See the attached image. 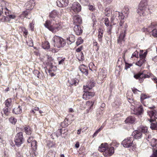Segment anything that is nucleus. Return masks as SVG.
Segmentation results:
<instances>
[{"label":"nucleus","instance_id":"obj_30","mask_svg":"<svg viewBox=\"0 0 157 157\" xmlns=\"http://www.w3.org/2000/svg\"><path fill=\"white\" fill-rule=\"evenodd\" d=\"M58 13L56 10H54L50 13L49 16L51 18H55L58 15Z\"/></svg>","mask_w":157,"mask_h":157},{"label":"nucleus","instance_id":"obj_2","mask_svg":"<svg viewBox=\"0 0 157 157\" xmlns=\"http://www.w3.org/2000/svg\"><path fill=\"white\" fill-rule=\"evenodd\" d=\"M51 22L50 21L47 20L44 24L45 27L53 33L56 32L62 28L61 23H56L51 25Z\"/></svg>","mask_w":157,"mask_h":157},{"label":"nucleus","instance_id":"obj_1","mask_svg":"<svg viewBox=\"0 0 157 157\" xmlns=\"http://www.w3.org/2000/svg\"><path fill=\"white\" fill-rule=\"evenodd\" d=\"M148 0H141L138 6L137 12L140 16H144L148 14L149 9L147 7Z\"/></svg>","mask_w":157,"mask_h":157},{"label":"nucleus","instance_id":"obj_40","mask_svg":"<svg viewBox=\"0 0 157 157\" xmlns=\"http://www.w3.org/2000/svg\"><path fill=\"white\" fill-rule=\"evenodd\" d=\"M35 21L34 20H33L32 22L29 24V27L32 31H34V27Z\"/></svg>","mask_w":157,"mask_h":157},{"label":"nucleus","instance_id":"obj_52","mask_svg":"<svg viewBox=\"0 0 157 157\" xmlns=\"http://www.w3.org/2000/svg\"><path fill=\"white\" fill-rule=\"evenodd\" d=\"M75 41V37L73 35H71L69 37V42L72 43L74 42Z\"/></svg>","mask_w":157,"mask_h":157},{"label":"nucleus","instance_id":"obj_23","mask_svg":"<svg viewBox=\"0 0 157 157\" xmlns=\"http://www.w3.org/2000/svg\"><path fill=\"white\" fill-rule=\"evenodd\" d=\"M135 121V118L133 116H130L128 117L125 120V122L126 123H133Z\"/></svg>","mask_w":157,"mask_h":157},{"label":"nucleus","instance_id":"obj_17","mask_svg":"<svg viewBox=\"0 0 157 157\" xmlns=\"http://www.w3.org/2000/svg\"><path fill=\"white\" fill-rule=\"evenodd\" d=\"M132 136L136 139L140 138L142 136V132L139 130H136L134 131L132 133Z\"/></svg>","mask_w":157,"mask_h":157},{"label":"nucleus","instance_id":"obj_50","mask_svg":"<svg viewBox=\"0 0 157 157\" xmlns=\"http://www.w3.org/2000/svg\"><path fill=\"white\" fill-rule=\"evenodd\" d=\"M139 52L137 51L135 52L132 54V58L135 57L137 58L139 57Z\"/></svg>","mask_w":157,"mask_h":157},{"label":"nucleus","instance_id":"obj_4","mask_svg":"<svg viewBox=\"0 0 157 157\" xmlns=\"http://www.w3.org/2000/svg\"><path fill=\"white\" fill-rule=\"evenodd\" d=\"M134 139L133 137H128L125 138L121 143L124 147L129 148L132 147L133 149L136 148L135 145L133 143Z\"/></svg>","mask_w":157,"mask_h":157},{"label":"nucleus","instance_id":"obj_33","mask_svg":"<svg viewBox=\"0 0 157 157\" xmlns=\"http://www.w3.org/2000/svg\"><path fill=\"white\" fill-rule=\"evenodd\" d=\"M3 111L5 115L8 116L10 113V108L6 107L3 109Z\"/></svg>","mask_w":157,"mask_h":157},{"label":"nucleus","instance_id":"obj_55","mask_svg":"<svg viewBox=\"0 0 157 157\" xmlns=\"http://www.w3.org/2000/svg\"><path fill=\"white\" fill-rule=\"evenodd\" d=\"M52 69H51V68H50L48 69V73H49V75L52 77L55 75L52 72Z\"/></svg>","mask_w":157,"mask_h":157},{"label":"nucleus","instance_id":"obj_15","mask_svg":"<svg viewBox=\"0 0 157 157\" xmlns=\"http://www.w3.org/2000/svg\"><path fill=\"white\" fill-rule=\"evenodd\" d=\"M73 29L77 35H80L82 33V30L81 29L79 25H77L75 26Z\"/></svg>","mask_w":157,"mask_h":157},{"label":"nucleus","instance_id":"obj_26","mask_svg":"<svg viewBox=\"0 0 157 157\" xmlns=\"http://www.w3.org/2000/svg\"><path fill=\"white\" fill-rule=\"evenodd\" d=\"M57 6L59 7H63L67 6V4L64 3V0H57Z\"/></svg>","mask_w":157,"mask_h":157},{"label":"nucleus","instance_id":"obj_5","mask_svg":"<svg viewBox=\"0 0 157 157\" xmlns=\"http://www.w3.org/2000/svg\"><path fill=\"white\" fill-rule=\"evenodd\" d=\"M24 141L23 133L20 132L17 133L14 138L15 145L18 147H19L23 143Z\"/></svg>","mask_w":157,"mask_h":157},{"label":"nucleus","instance_id":"obj_42","mask_svg":"<svg viewBox=\"0 0 157 157\" xmlns=\"http://www.w3.org/2000/svg\"><path fill=\"white\" fill-rule=\"evenodd\" d=\"M59 64H63L64 63V61L65 60V58L62 57H58L57 58Z\"/></svg>","mask_w":157,"mask_h":157},{"label":"nucleus","instance_id":"obj_39","mask_svg":"<svg viewBox=\"0 0 157 157\" xmlns=\"http://www.w3.org/2000/svg\"><path fill=\"white\" fill-rule=\"evenodd\" d=\"M9 121L10 123L13 124H15L17 121V119L13 117L10 118Z\"/></svg>","mask_w":157,"mask_h":157},{"label":"nucleus","instance_id":"obj_58","mask_svg":"<svg viewBox=\"0 0 157 157\" xmlns=\"http://www.w3.org/2000/svg\"><path fill=\"white\" fill-rule=\"evenodd\" d=\"M89 9L90 10L93 11L95 9L94 6L89 5Z\"/></svg>","mask_w":157,"mask_h":157},{"label":"nucleus","instance_id":"obj_22","mask_svg":"<svg viewBox=\"0 0 157 157\" xmlns=\"http://www.w3.org/2000/svg\"><path fill=\"white\" fill-rule=\"evenodd\" d=\"M22 111L21 106H19L17 107L14 108L13 109L12 112L16 114H18L21 113Z\"/></svg>","mask_w":157,"mask_h":157},{"label":"nucleus","instance_id":"obj_21","mask_svg":"<svg viewBox=\"0 0 157 157\" xmlns=\"http://www.w3.org/2000/svg\"><path fill=\"white\" fill-rule=\"evenodd\" d=\"M107 72L104 70H101L100 72L98 78L102 80H103L106 77Z\"/></svg>","mask_w":157,"mask_h":157},{"label":"nucleus","instance_id":"obj_41","mask_svg":"<svg viewBox=\"0 0 157 157\" xmlns=\"http://www.w3.org/2000/svg\"><path fill=\"white\" fill-rule=\"evenodd\" d=\"M153 153L150 157H157V148H152Z\"/></svg>","mask_w":157,"mask_h":157},{"label":"nucleus","instance_id":"obj_20","mask_svg":"<svg viewBox=\"0 0 157 157\" xmlns=\"http://www.w3.org/2000/svg\"><path fill=\"white\" fill-rule=\"evenodd\" d=\"M108 147V146L107 144H102L101 145L99 146L98 150L100 151L105 153V150L107 149Z\"/></svg>","mask_w":157,"mask_h":157},{"label":"nucleus","instance_id":"obj_51","mask_svg":"<svg viewBox=\"0 0 157 157\" xmlns=\"http://www.w3.org/2000/svg\"><path fill=\"white\" fill-rule=\"evenodd\" d=\"M105 24L107 26H109V21L108 18L105 17Z\"/></svg>","mask_w":157,"mask_h":157},{"label":"nucleus","instance_id":"obj_57","mask_svg":"<svg viewBox=\"0 0 157 157\" xmlns=\"http://www.w3.org/2000/svg\"><path fill=\"white\" fill-rule=\"evenodd\" d=\"M33 136H30V137H29V138L27 140V142L28 143H32V142L33 141V140H33Z\"/></svg>","mask_w":157,"mask_h":157},{"label":"nucleus","instance_id":"obj_61","mask_svg":"<svg viewBox=\"0 0 157 157\" xmlns=\"http://www.w3.org/2000/svg\"><path fill=\"white\" fill-rule=\"evenodd\" d=\"M8 16L10 18V20H11V19H14L16 17V16L15 15H13V14L9 15V14H8Z\"/></svg>","mask_w":157,"mask_h":157},{"label":"nucleus","instance_id":"obj_14","mask_svg":"<svg viewBox=\"0 0 157 157\" xmlns=\"http://www.w3.org/2000/svg\"><path fill=\"white\" fill-rule=\"evenodd\" d=\"M95 85V83L94 81H90L88 82L87 85H86L85 86H84L83 87V90H85L86 91H88V90L91 89Z\"/></svg>","mask_w":157,"mask_h":157},{"label":"nucleus","instance_id":"obj_60","mask_svg":"<svg viewBox=\"0 0 157 157\" xmlns=\"http://www.w3.org/2000/svg\"><path fill=\"white\" fill-rule=\"evenodd\" d=\"M33 74L37 77L38 74H39V71L37 70H34L33 71Z\"/></svg>","mask_w":157,"mask_h":157},{"label":"nucleus","instance_id":"obj_64","mask_svg":"<svg viewBox=\"0 0 157 157\" xmlns=\"http://www.w3.org/2000/svg\"><path fill=\"white\" fill-rule=\"evenodd\" d=\"M58 49L57 48H53L52 49V52H54V53L56 52H58Z\"/></svg>","mask_w":157,"mask_h":157},{"label":"nucleus","instance_id":"obj_9","mask_svg":"<svg viewBox=\"0 0 157 157\" xmlns=\"http://www.w3.org/2000/svg\"><path fill=\"white\" fill-rule=\"evenodd\" d=\"M73 23L74 25H80L82 23V19L81 16L78 14H75L72 16Z\"/></svg>","mask_w":157,"mask_h":157},{"label":"nucleus","instance_id":"obj_59","mask_svg":"<svg viewBox=\"0 0 157 157\" xmlns=\"http://www.w3.org/2000/svg\"><path fill=\"white\" fill-rule=\"evenodd\" d=\"M112 0H103V2L105 4H110Z\"/></svg>","mask_w":157,"mask_h":157},{"label":"nucleus","instance_id":"obj_19","mask_svg":"<svg viewBox=\"0 0 157 157\" xmlns=\"http://www.w3.org/2000/svg\"><path fill=\"white\" fill-rule=\"evenodd\" d=\"M87 68V67L84 65H81L79 67L80 71L86 75H88V71Z\"/></svg>","mask_w":157,"mask_h":157},{"label":"nucleus","instance_id":"obj_54","mask_svg":"<svg viewBox=\"0 0 157 157\" xmlns=\"http://www.w3.org/2000/svg\"><path fill=\"white\" fill-rule=\"evenodd\" d=\"M106 121H105L104 123L100 127L98 130L100 132L104 128L105 125L106 124Z\"/></svg>","mask_w":157,"mask_h":157},{"label":"nucleus","instance_id":"obj_36","mask_svg":"<svg viewBox=\"0 0 157 157\" xmlns=\"http://www.w3.org/2000/svg\"><path fill=\"white\" fill-rule=\"evenodd\" d=\"M62 129H58L56 132H54L52 134V136L53 137V136H56L57 137L60 136L62 133Z\"/></svg>","mask_w":157,"mask_h":157},{"label":"nucleus","instance_id":"obj_29","mask_svg":"<svg viewBox=\"0 0 157 157\" xmlns=\"http://www.w3.org/2000/svg\"><path fill=\"white\" fill-rule=\"evenodd\" d=\"M42 48L45 49H48L50 48L49 43L46 41L42 42Z\"/></svg>","mask_w":157,"mask_h":157},{"label":"nucleus","instance_id":"obj_10","mask_svg":"<svg viewBox=\"0 0 157 157\" xmlns=\"http://www.w3.org/2000/svg\"><path fill=\"white\" fill-rule=\"evenodd\" d=\"M144 109L142 106L140 105L138 106H136L133 110L132 113L136 115H140L143 113Z\"/></svg>","mask_w":157,"mask_h":157},{"label":"nucleus","instance_id":"obj_49","mask_svg":"<svg viewBox=\"0 0 157 157\" xmlns=\"http://www.w3.org/2000/svg\"><path fill=\"white\" fill-rule=\"evenodd\" d=\"M78 84V82H77V80H75V79H73L71 80L70 82V84L72 86L74 85L76 86L77 84Z\"/></svg>","mask_w":157,"mask_h":157},{"label":"nucleus","instance_id":"obj_63","mask_svg":"<svg viewBox=\"0 0 157 157\" xmlns=\"http://www.w3.org/2000/svg\"><path fill=\"white\" fill-rule=\"evenodd\" d=\"M148 97L145 94H142L141 95L140 98H147Z\"/></svg>","mask_w":157,"mask_h":157},{"label":"nucleus","instance_id":"obj_38","mask_svg":"<svg viewBox=\"0 0 157 157\" xmlns=\"http://www.w3.org/2000/svg\"><path fill=\"white\" fill-rule=\"evenodd\" d=\"M68 120L67 118H66L64 121L61 123V125L63 127H66L68 126Z\"/></svg>","mask_w":157,"mask_h":157},{"label":"nucleus","instance_id":"obj_27","mask_svg":"<svg viewBox=\"0 0 157 157\" xmlns=\"http://www.w3.org/2000/svg\"><path fill=\"white\" fill-rule=\"evenodd\" d=\"M103 35V30L102 29L100 28L98 30V40L100 42H101L102 41Z\"/></svg>","mask_w":157,"mask_h":157},{"label":"nucleus","instance_id":"obj_32","mask_svg":"<svg viewBox=\"0 0 157 157\" xmlns=\"http://www.w3.org/2000/svg\"><path fill=\"white\" fill-rule=\"evenodd\" d=\"M2 13L4 12L6 15L9 14L10 13V11L6 7L2 6Z\"/></svg>","mask_w":157,"mask_h":157},{"label":"nucleus","instance_id":"obj_11","mask_svg":"<svg viewBox=\"0 0 157 157\" xmlns=\"http://www.w3.org/2000/svg\"><path fill=\"white\" fill-rule=\"evenodd\" d=\"M53 60V59L52 57L48 56V60L46 63L47 66L44 67L45 70V72H46V69H48H48L50 68L51 69H52L53 67V65L52 63L51 62Z\"/></svg>","mask_w":157,"mask_h":157},{"label":"nucleus","instance_id":"obj_45","mask_svg":"<svg viewBox=\"0 0 157 157\" xmlns=\"http://www.w3.org/2000/svg\"><path fill=\"white\" fill-rule=\"evenodd\" d=\"M125 11H124V16L125 17H128V15L129 13V9L128 8H125L124 9Z\"/></svg>","mask_w":157,"mask_h":157},{"label":"nucleus","instance_id":"obj_16","mask_svg":"<svg viewBox=\"0 0 157 157\" xmlns=\"http://www.w3.org/2000/svg\"><path fill=\"white\" fill-rule=\"evenodd\" d=\"M116 14L118 15L117 19L119 20L121 23H123L124 22V18L125 17L123 14L122 13L116 11Z\"/></svg>","mask_w":157,"mask_h":157},{"label":"nucleus","instance_id":"obj_8","mask_svg":"<svg viewBox=\"0 0 157 157\" xmlns=\"http://www.w3.org/2000/svg\"><path fill=\"white\" fill-rule=\"evenodd\" d=\"M71 10L74 12L78 13L81 10V6L80 4L77 2H74L70 6Z\"/></svg>","mask_w":157,"mask_h":157},{"label":"nucleus","instance_id":"obj_28","mask_svg":"<svg viewBox=\"0 0 157 157\" xmlns=\"http://www.w3.org/2000/svg\"><path fill=\"white\" fill-rule=\"evenodd\" d=\"M4 103L6 107L10 108V107L12 106L13 105V102L11 99H7Z\"/></svg>","mask_w":157,"mask_h":157},{"label":"nucleus","instance_id":"obj_13","mask_svg":"<svg viewBox=\"0 0 157 157\" xmlns=\"http://www.w3.org/2000/svg\"><path fill=\"white\" fill-rule=\"evenodd\" d=\"M83 90L84 93L83 94L82 98H90L93 97L94 95V93L90 92L85 90Z\"/></svg>","mask_w":157,"mask_h":157},{"label":"nucleus","instance_id":"obj_47","mask_svg":"<svg viewBox=\"0 0 157 157\" xmlns=\"http://www.w3.org/2000/svg\"><path fill=\"white\" fill-rule=\"evenodd\" d=\"M22 30L24 33V36L25 38H26L27 35L28 34V33L27 30L25 28H23L22 29Z\"/></svg>","mask_w":157,"mask_h":157},{"label":"nucleus","instance_id":"obj_7","mask_svg":"<svg viewBox=\"0 0 157 157\" xmlns=\"http://www.w3.org/2000/svg\"><path fill=\"white\" fill-rule=\"evenodd\" d=\"M147 114L150 117V119H148V121L150 122L154 121L157 119V109L147 111Z\"/></svg>","mask_w":157,"mask_h":157},{"label":"nucleus","instance_id":"obj_6","mask_svg":"<svg viewBox=\"0 0 157 157\" xmlns=\"http://www.w3.org/2000/svg\"><path fill=\"white\" fill-rule=\"evenodd\" d=\"M143 52L144 51L143 50L140 51L139 57L140 59L136 63V65L139 67L141 66L145 61V59L147 54V52Z\"/></svg>","mask_w":157,"mask_h":157},{"label":"nucleus","instance_id":"obj_3","mask_svg":"<svg viewBox=\"0 0 157 157\" xmlns=\"http://www.w3.org/2000/svg\"><path fill=\"white\" fill-rule=\"evenodd\" d=\"M54 42V46L57 48L63 47L66 44V41L61 37L55 36L53 38Z\"/></svg>","mask_w":157,"mask_h":157},{"label":"nucleus","instance_id":"obj_53","mask_svg":"<svg viewBox=\"0 0 157 157\" xmlns=\"http://www.w3.org/2000/svg\"><path fill=\"white\" fill-rule=\"evenodd\" d=\"M94 103V102H90V101H88L86 102V105H88L89 106H90V109L91 108V107H92Z\"/></svg>","mask_w":157,"mask_h":157},{"label":"nucleus","instance_id":"obj_18","mask_svg":"<svg viewBox=\"0 0 157 157\" xmlns=\"http://www.w3.org/2000/svg\"><path fill=\"white\" fill-rule=\"evenodd\" d=\"M134 77L136 79H143L147 78H148L149 76L147 75L144 74L142 73H140L137 74L135 75Z\"/></svg>","mask_w":157,"mask_h":157},{"label":"nucleus","instance_id":"obj_44","mask_svg":"<svg viewBox=\"0 0 157 157\" xmlns=\"http://www.w3.org/2000/svg\"><path fill=\"white\" fill-rule=\"evenodd\" d=\"M26 43L29 46L32 47L33 46V41L31 39L26 41Z\"/></svg>","mask_w":157,"mask_h":157},{"label":"nucleus","instance_id":"obj_34","mask_svg":"<svg viewBox=\"0 0 157 157\" xmlns=\"http://www.w3.org/2000/svg\"><path fill=\"white\" fill-rule=\"evenodd\" d=\"M24 132L26 134L28 135H30L32 133L31 128L29 126H27L24 128Z\"/></svg>","mask_w":157,"mask_h":157},{"label":"nucleus","instance_id":"obj_56","mask_svg":"<svg viewBox=\"0 0 157 157\" xmlns=\"http://www.w3.org/2000/svg\"><path fill=\"white\" fill-rule=\"evenodd\" d=\"M152 35L155 37H157V29H154L152 31Z\"/></svg>","mask_w":157,"mask_h":157},{"label":"nucleus","instance_id":"obj_35","mask_svg":"<svg viewBox=\"0 0 157 157\" xmlns=\"http://www.w3.org/2000/svg\"><path fill=\"white\" fill-rule=\"evenodd\" d=\"M37 142L35 140H33L31 143V146L32 149L34 151H36L37 149Z\"/></svg>","mask_w":157,"mask_h":157},{"label":"nucleus","instance_id":"obj_24","mask_svg":"<svg viewBox=\"0 0 157 157\" xmlns=\"http://www.w3.org/2000/svg\"><path fill=\"white\" fill-rule=\"evenodd\" d=\"M152 148H157V140L152 138L151 140L149 142Z\"/></svg>","mask_w":157,"mask_h":157},{"label":"nucleus","instance_id":"obj_62","mask_svg":"<svg viewBox=\"0 0 157 157\" xmlns=\"http://www.w3.org/2000/svg\"><path fill=\"white\" fill-rule=\"evenodd\" d=\"M6 16H5V22H9L10 20V18L9 17L8 15H6Z\"/></svg>","mask_w":157,"mask_h":157},{"label":"nucleus","instance_id":"obj_43","mask_svg":"<svg viewBox=\"0 0 157 157\" xmlns=\"http://www.w3.org/2000/svg\"><path fill=\"white\" fill-rule=\"evenodd\" d=\"M150 128L152 129H157V123L155 122L154 123H151Z\"/></svg>","mask_w":157,"mask_h":157},{"label":"nucleus","instance_id":"obj_25","mask_svg":"<svg viewBox=\"0 0 157 157\" xmlns=\"http://www.w3.org/2000/svg\"><path fill=\"white\" fill-rule=\"evenodd\" d=\"M125 36V31L121 33L119 37V38L117 40V42L121 44V42L124 39Z\"/></svg>","mask_w":157,"mask_h":157},{"label":"nucleus","instance_id":"obj_48","mask_svg":"<svg viewBox=\"0 0 157 157\" xmlns=\"http://www.w3.org/2000/svg\"><path fill=\"white\" fill-rule=\"evenodd\" d=\"M83 42V40L82 39L81 37H79L77 39V41L76 42V44L77 46H78L81 44H82Z\"/></svg>","mask_w":157,"mask_h":157},{"label":"nucleus","instance_id":"obj_37","mask_svg":"<svg viewBox=\"0 0 157 157\" xmlns=\"http://www.w3.org/2000/svg\"><path fill=\"white\" fill-rule=\"evenodd\" d=\"M140 132H142L143 133H146L147 132V127L146 126L141 125L140 127L139 130Z\"/></svg>","mask_w":157,"mask_h":157},{"label":"nucleus","instance_id":"obj_46","mask_svg":"<svg viewBox=\"0 0 157 157\" xmlns=\"http://www.w3.org/2000/svg\"><path fill=\"white\" fill-rule=\"evenodd\" d=\"M146 140L148 142H149L151 140V139H152L151 135H150L148 132L146 134Z\"/></svg>","mask_w":157,"mask_h":157},{"label":"nucleus","instance_id":"obj_12","mask_svg":"<svg viewBox=\"0 0 157 157\" xmlns=\"http://www.w3.org/2000/svg\"><path fill=\"white\" fill-rule=\"evenodd\" d=\"M114 153V148L113 147H108L105 150V152L103 153V155L106 157L108 156H110Z\"/></svg>","mask_w":157,"mask_h":157},{"label":"nucleus","instance_id":"obj_31","mask_svg":"<svg viewBox=\"0 0 157 157\" xmlns=\"http://www.w3.org/2000/svg\"><path fill=\"white\" fill-rule=\"evenodd\" d=\"M30 13L29 11H25L21 14L22 16H23L26 18L30 19L31 16H30Z\"/></svg>","mask_w":157,"mask_h":157}]
</instances>
